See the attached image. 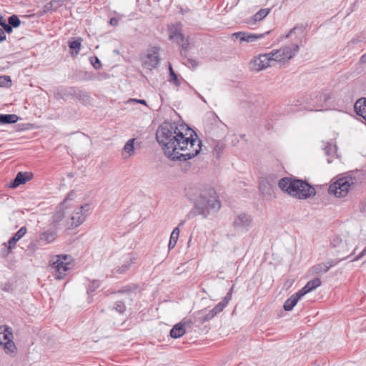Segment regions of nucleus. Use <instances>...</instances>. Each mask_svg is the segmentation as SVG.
I'll use <instances>...</instances> for the list:
<instances>
[{"instance_id": "19", "label": "nucleus", "mask_w": 366, "mask_h": 366, "mask_svg": "<svg viewBox=\"0 0 366 366\" xmlns=\"http://www.w3.org/2000/svg\"><path fill=\"white\" fill-rule=\"evenodd\" d=\"M26 227H21L8 241L9 244V251L12 250L15 246L16 242L23 237L26 233Z\"/></svg>"}, {"instance_id": "7", "label": "nucleus", "mask_w": 366, "mask_h": 366, "mask_svg": "<svg viewBox=\"0 0 366 366\" xmlns=\"http://www.w3.org/2000/svg\"><path fill=\"white\" fill-rule=\"evenodd\" d=\"M159 51V49L156 46L148 50L147 54L142 59L143 66L144 68L151 70L157 67L160 61Z\"/></svg>"}, {"instance_id": "45", "label": "nucleus", "mask_w": 366, "mask_h": 366, "mask_svg": "<svg viewBox=\"0 0 366 366\" xmlns=\"http://www.w3.org/2000/svg\"><path fill=\"white\" fill-rule=\"evenodd\" d=\"M5 81H6L7 82H11L10 77L7 76H0V86L5 85Z\"/></svg>"}, {"instance_id": "23", "label": "nucleus", "mask_w": 366, "mask_h": 366, "mask_svg": "<svg viewBox=\"0 0 366 366\" xmlns=\"http://www.w3.org/2000/svg\"><path fill=\"white\" fill-rule=\"evenodd\" d=\"M321 283L322 282L320 278H315L309 281L304 287L299 290V292L302 294V296H304L307 293L315 290L317 287L320 286Z\"/></svg>"}, {"instance_id": "56", "label": "nucleus", "mask_w": 366, "mask_h": 366, "mask_svg": "<svg viewBox=\"0 0 366 366\" xmlns=\"http://www.w3.org/2000/svg\"><path fill=\"white\" fill-rule=\"evenodd\" d=\"M357 40H355V39H352L350 42H349V44H355V43H357Z\"/></svg>"}, {"instance_id": "57", "label": "nucleus", "mask_w": 366, "mask_h": 366, "mask_svg": "<svg viewBox=\"0 0 366 366\" xmlns=\"http://www.w3.org/2000/svg\"><path fill=\"white\" fill-rule=\"evenodd\" d=\"M184 222H185V221H184V220L182 221V222L179 224V227H181V226L184 225Z\"/></svg>"}, {"instance_id": "36", "label": "nucleus", "mask_w": 366, "mask_h": 366, "mask_svg": "<svg viewBox=\"0 0 366 366\" xmlns=\"http://www.w3.org/2000/svg\"><path fill=\"white\" fill-rule=\"evenodd\" d=\"M113 310H115L118 313L122 315L126 311V306L123 300H117L112 307Z\"/></svg>"}, {"instance_id": "54", "label": "nucleus", "mask_w": 366, "mask_h": 366, "mask_svg": "<svg viewBox=\"0 0 366 366\" xmlns=\"http://www.w3.org/2000/svg\"><path fill=\"white\" fill-rule=\"evenodd\" d=\"M169 74H174L175 73L171 65H169Z\"/></svg>"}, {"instance_id": "46", "label": "nucleus", "mask_w": 366, "mask_h": 366, "mask_svg": "<svg viewBox=\"0 0 366 366\" xmlns=\"http://www.w3.org/2000/svg\"><path fill=\"white\" fill-rule=\"evenodd\" d=\"M366 255V247L363 249V250L353 259V261H357L360 259L362 257Z\"/></svg>"}, {"instance_id": "11", "label": "nucleus", "mask_w": 366, "mask_h": 366, "mask_svg": "<svg viewBox=\"0 0 366 366\" xmlns=\"http://www.w3.org/2000/svg\"><path fill=\"white\" fill-rule=\"evenodd\" d=\"M88 207V204L81 206V207L78 208L76 211L74 212L71 216L67 219V222L65 224V229H70L80 225L84 220V217L83 216V209Z\"/></svg>"}, {"instance_id": "14", "label": "nucleus", "mask_w": 366, "mask_h": 366, "mask_svg": "<svg viewBox=\"0 0 366 366\" xmlns=\"http://www.w3.org/2000/svg\"><path fill=\"white\" fill-rule=\"evenodd\" d=\"M68 198L69 197L64 199V202H62L59 207V209L52 215V224L54 227L62 225L65 228L67 219H65L66 213L63 208V204H64Z\"/></svg>"}, {"instance_id": "30", "label": "nucleus", "mask_w": 366, "mask_h": 366, "mask_svg": "<svg viewBox=\"0 0 366 366\" xmlns=\"http://www.w3.org/2000/svg\"><path fill=\"white\" fill-rule=\"evenodd\" d=\"M62 5H63L62 0L51 1L50 2L46 4L44 6V11L46 13V12H49V11H56L58 8H59Z\"/></svg>"}, {"instance_id": "59", "label": "nucleus", "mask_w": 366, "mask_h": 366, "mask_svg": "<svg viewBox=\"0 0 366 366\" xmlns=\"http://www.w3.org/2000/svg\"><path fill=\"white\" fill-rule=\"evenodd\" d=\"M327 162H328V163H330V162H331V160L328 159H327Z\"/></svg>"}, {"instance_id": "44", "label": "nucleus", "mask_w": 366, "mask_h": 366, "mask_svg": "<svg viewBox=\"0 0 366 366\" xmlns=\"http://www.w3.org/2000/svg\"><path fill=\"white\" fill-rule=\"evenodd\" d=\"M4 244L5 247L2 249L1 254L4 257H6L11 252L12 250H9V244L7 243V245L6 244Z\"/></svg>"}, {"instance_id": "5", "label": "nucleus", "mask_w": 366, "mask_h": 366, "mask_svg": "<svg viewBox=\"0 0 366 366\" xmlns=\"http://www.w3.org/2000/svg\"><path fill=\"white\" fill-rule=\"evenodd\" d=\"M354 187L355 183L352 178L346 177L340 178L331 184L329 187L328 192L330 194H334L336 197H344Z\"/></svg>"}, {"instance_id": "37", "label": "nucleus", "mask_w": 366, "mask_h": 366, "mask_svg": "<svg viewBox=\"0 0 366 366\" xmlns=\"http://www.w3.org/2000/svg\"><path fill=\"white\" fill-rule=\"evenodd\" d=\"M8 21H9V25L10 26H11V31H13V28H17L20 26L21 24V21L20 19H19V17L15 15V14H13L11 16H10L9 18H8Z\"/></svg>"}, {"instance_id": "29", "label": "nucleus", "mask_w": 366, "mask_h": 366, "mask_svg": "<svg viewBox=\"0 0 366 366\" xmlns=\"http://www.w3.org/2000/svg\"><path fill=\"white\" fill-rule=\"evenodd\" d=\"M56 237V233L52 230L44 231L39 234V239L46 243L52 242Z\"/></svg>"}, {"instance_id": "34", "label": "nucleus", "mask_w": 366, "mask_h": 366, "mask_svg": "<svg viewBox=\"0 0 366 366\" xmlns=\"http://www.w3.org/2000/svg\"><path fill=\"white\" fill-rule=\"evenodd\" d=\"M259 190L264 195H271L272 193V186L267 181L260 182Z\"/></svg>"}, {"instance_id": "27", "label": "nucleus", "mask_w": 366, "mask_h": 366, "mask_svg": "<svg viewBox=\"0 0 366 366\" xmlns=\"http://www.w3.org/2000/svg\"><path fill=\"white\" fill-rule=\"evenodd\" d=\"M270 12L269 9H262L258 12H257L251 20H249L247 23L249 24H254L257 21H261L264 17H266Z\"/></svg>"}, {"instance_id": "3", "label": "nucleus", "mask_w": 366, "mask_h": 366, "mask_svg": "<svg viewBox=\"0 0 366 366\" xmlns=\"http://www.w3.org/2000/svg\"><path fill=\"white\" fill-rule=\"evenodd\" d=\"M278 186L282 191L299 199H306L316 194L315 188L309 183L295 177H283Z\"/></svg>"}, {"instance_id": "58", "label": "nucleus", "mask_w": 366, "mask_h": 366, "mask_svg": "<svg viewBox=\"0 0 366 366\" xmlns=\"http://www.w3.org/2000/svg\"><path fill=\"white\" fill-rule=\"evenodd\" d=\"M89 61L90 64H92V56L89 58Z\"/></svg>"}, {"instance_id": "18", "label": "nucleus", "mask_w": 366, "mask_h": 366, "mask_svg": "<svg viewBox=\"0 0 366 366\" xmlns=\"http://www.w3.org/2000/svg\"><path fill=\"white\" fill-rule=\"evenodd\" d=\"M217 315L215 311L212 309L206 313L204 310H200L194 313V320L199 324H204L213 319Z\"/></svg>"}, {"instance_id": "39", "label": "nucleus", "mask_w": 366, "mask_h": 366, "mask_svg": "<svg viewBox=\"0 0 366 366\" xmlns=\"http://www.w3.org/2000/svg\"><path fill=\"white\" fill-rule=\"evenodd\" d=\"M0 26L1 29L6 33H11V26H10L9 21L6 23L2 16L0 15Z\"/></svg>"}, {"instance_id": "49", "label": "nucleus", "mask_w": 366, "mask_h": 366, "mask_svg": "<svg viewBox=\"0 0 366 366\" xmlns=\"http://www.w3.org/2000/svg\"><path fill=\"white\" fill-rule=\"evenodd\" d=\"M119 23V20L115 18V17H112L110 19V21H109V24L112 25V26H117Z\"/></svg>"}, {"instance_id": "8", "label": "nucleus", "mask_w": 366, "mask_h": 366, "mask_svg": "<svg viewBox=\"0 0 366 366\" xmlns=\"http://www.w3.org/2000/svg\"><path fill=\"white\" fill-rule=\"evenodd\" d=\"M252 217L247 213L237 214L232 222V226L237 231L247 232L252 225Z\"/></svg>"}, {"instance_id": "10", "label": "nucleus", "mask_w": 366, "mask_h": 366, "mask_svg": "<svg viewBox=\"0 0 366 366\" xmlns=\"http://www.w3.org/2000/svg\"><path fill=\"white\" fill-rule=\"evenodd\" d=\"M330 245L331 247L335 249L333 252L334 255L341 256V257H347V258L350 256L345 255L349 251L347 241H343L340 237H334L331 241Z\"/></svg>"}, {"instance_id": "32", "label": "nucleus", "mask_w": 366, "mask_h": 366, "mask_svg": "<svg viewBox=\"0 0 366 366\" xmlns=\"http://www.w3.org/2000/svg\"><path fill=\"white\" fill-rule=\"evenodd\" d=\"M179 236V227H175L173 229V231L172 232L169 244H168V247H169V250H171L172 249H173L175 247V245L177 242Z\"/></svg>"}, {"instance_id": "28", "label": "nucleus", "mask_w": 366, "mask_h": 366, "mask_svg": "<svg viewBox=\"0 0 366 366\" xmlns=\"http://www.w3.org/2000/svg\"><path fill=\"white\" fill-rule=\"evenodd\" d=\"M19 117L16 114H0V123L4 124H14L18 122Z\"/></svg>"}, {"instance_id": "26", "label": "nucleus", "mask_w": 366, "mask_h": 366, "mask_svg": "<svg viewBox=\"0 0 366 366\" xmlns=\"http://www.w3.org/2000/svg\"><path fill=\"white\" fill-rule=\"evenodd\" d=\"M186 332L184 325L182 323L176 324L170 330V335L172 338L182 337Z\"/></svg>"}, {"instance_id": "40", "label": "nucleus", "mask_w": 366, "mask_h": 366, "mask_svg": "<svg viewBox=\"0 0 366 366\" xmlns=\"http://www.w3.org/2000/svg\"><path fill=\"white\" fill-rule=\"evenodd\" d=\"M4 349L6 350L7 353H14L16 349L15 345L12 340L9 342H5Z\"/></svg>"}, {"instance_id": "13", "label": "nucleus", "mask_w": 366, "mask_h": 366, "mask_svg": "<svg viewBox=\"0 0 366 366\" xmlns=\"http://www.w3.org/2000/svg\"><path fill=\"white\" fill-rule=\"evenodd\" d=\"M253 61L254 68L257 71L265 69L269 66L274 65V62L272 60L271 54L269 53L259 54V56L255 58Z\"/></svg>"}, {"instance_id": "24", "label": "nucleus", "mask_w": 366, "mask_h": 366, "mask_svg": "<svg viewBox=\"0 0 366 366\" xmlns=\"http://www.w3.org/2000/svg\"><path fill=\"white\" fill-rule=\"evenodd\" d=\"M136 141L135 138L130 139L127 142L124 148L122 155L124 159L129 158L132 157L134 152V142Z\"/></svg>"}, {"instance_id": "31", "label": "nucleus", "mask_w": 366, "mask_h": 366, "mask_svg": "<svg viewBox=\"0 0 366 366\" xmlns=\"http://www.w3.org/2000/svg\"><path fill=\"white\" fill-rule=\"evenodd\" d=\"M69 47L70 49V54L72 56H76L81 49V39L76 40L69 41Z\"/></svg>"}, {"instance_id": "20", "label": "nucleus", "mask_w": 366, "mask_h": 366, "mask_svg": "<svg viewBox=\"0 0 366 366\" xmlns=\"http://www.w3.org/2000/svg\"><path fill=\"white\" fill-rule=\"evenodd\" d=\"M12 329L6 325L0 326V345H4L5 344V342L12 340Z\"/></svg>"}, {"instance_id": "48", "label": "nucleus", "mask_w": 366, "mask_h": 366, "mask_svg": "<svg viewBox=\"0 0 366 366\" xmlns=\"http://www.w3.org/2000/svg\"><path fill=\"white\" fill-rule=\"evenodd\" d=\"M4 40H6L5 31L1 28H0V42Z\"/></svg>"}, {"instance_id": "41", "label": "nucleus", "mask_w": 366, "mask_h": 366, "mask_svg": "<svg viewBox=\"0 0 366 366\" xmlns=\"http://www.w3.org/2000/svg\"><path fill=\"white\" fill-rule=\"evenodd\" d=\"M134 290H135V288H132V287L128 286L124 290H119L117 292L114 291V292H112V294H126L128 297H129L130 293Z\"/></svg>"}, {"instance_id": "17", "label": "nucleus", "mask_w": 366, "mask_h": 366, "mask_svg": "<svg viewBox=\"0 0 366 366\" xmlns=\"http://www.w3.org/2000/svg\"><path fill=\"white\" fill-rule=\"evenodd\" d=\"M266 34H269V31L266 32L265 34H249L245 31H239L234 33L232 36H235L236 38H239L242 41L253 42L259 39L263 38Z\"/></svg>"}, {"instance_id": "2", "label": "nucleus", "mask_w": 366, "mask_h": 366, "mask_svg": "<svg viewBox=\"0 0 366 366\" xmlns=\"http://www.w3.org/2000/svg\"><path fill=\"white\" fill-rule=\"evenodd\" d=\"M221 208V202L213 189L202 191L194 199V207L187 215V219L197 216L207 218L210 214L217 213Z\"/></svg>"}, {"instance_id": "1", "label": "nucleus", "mask_w": 366, "mask_h": 366, "mask_svg": "<svg viewBox=\"0 0 366 366\" xmlns=\"http://www.w3.org/2000/svg\"><path fill=\"white\" fill-rule=\"evenodd\" d=\"M156 139L165 155L172 161L191 159L202 149V141L185 124L163 122L157 130Z\"/></svg>"}, {"instance_id": "21", "label": "nucleus", "mask_w": 366, "mask_h": 366, "mask_svg": "<svg viewBox=\"0 0 366 366\" xmlns=\"http://www.w3.org/2000/svg\"><path fill=\"white\" fill-rule=\"evenodd\" d=\"M356 114L362 117L366 122V98L358 99L354 105Z\"/></svg>"}, {"instance_id": "15", "label": "nucleus", "mask_w": 366, "mask_h": 366, "mask_svg": "<svg viewBox=\"0 0 366 366\" xmlns=\"http://www.w3.org/2000/svg\"><path fill=\"white\" fill-rule=\"evenodd\" d=\"M33 178V174L27 172H19L16 177L11 181L9 187L11 188H16L20 184H25L26 182Z\"/></svg>"}, {"instance_id": "38", "label": "nucleus", "mask_w": 366, "mask_h": 366, "mask_svg": "<svg viewBox=\"0 0 366 366\" xmlns=\"http://www.w3.org/2000/svg\"><path fill=\"white\" fill-rule=\"evenodd\" d=\"M182 56H184V64L185 65H187V66H191L193 69H195L196 67H197L198 62L192 58L187 57L186 52L183 53V55H182Z\"/></svg>"}, {"instance_id": "42", "label": "nucleus", "mask_w": 366, "mask_h": 366, "mask_svg": "<svg viewBox=\"0 0 366 366\" xmlns=\"http://www.w3.org/2000/svg\"><path fill=\"white\" fill-rule=\"evenodd\" d=\"M169 81L175 84L176 86H179L180 84V82L177 78V75L175 73L169 74Z\"/></svg>"}, {"instance_id": "33", "label": "nucleus", "mask_w": 366, "mask_h": 366, "mask_svg": "<svg viewBox=\"0 0 366 366\" xmlns=\"http://www.w3.org/2000/svg\"><path fill=\"white\" fill-rule=\"evenodd\" d=\"M306 26L301 24L297 25L293 29H292L288 34L286 36L287 38L290 37L292 34H297L301 36H304L305 34Z\"/></svg>"}, {"instance_id": "55", "label": "nucleus", "mask_w": 366, "mask_h": 366, "mask_svg": "<svg viewBox=\"0 0 366 366\" xmlns=\"http://www.w3.org/2000/svg\"><path fill=\"white\" fill-rule=\"evenodd\" d=\"M214 115L216 117V118H217V121H218V122H219L222 126H224V124L222 123V122H221V121L219 119L218 117H217L215 114H214Z\"/></svg>"}, {"instance_id": "47", "label": "nucleus", "mask_w": 366, "mask_h": 366, "mask_svg": "<svg viewBox=\"0 0 366 366\" xmlns=\"http://www.w3.org/2000/svg\"><path fill=\"white\" fill-rule=\"evenodd\" d=\"M330 99V97L326 94H321L320 95V101L327 102Z\"/></svg>"}, {"instance_id": "35", "label": "nucleus", "mask_w": 366, "mask_h": 366, "mask_svg": "<svg viewBox=\"0 0 366 366\" xmlns=\"http://www.w3.org/2000/svg\"><path fill=\"white\" fill-rule=\"evenodd\" d=\"M324 151L326 155L335 157L337 154V147L333 143H327V144L324 148Z\"/></svg>"}, {"instance_id": "22", "label": "nucleus", "mask_w": 366, "mask_h": 366, "mask_svg": "<svg viewBox=\"0 0 366 366\" xmlns=\"http://www.w3.org/2000/svg\"><path fill=\"white\" fill-rule=\"evenodd\" d=\"M303 297L302 294L298 291L297 292L292 295L290 298H288L284 304V309L285 311H291L294 307L297 305L299 300Z\"/></svg>"}, {"instance_id": "16", "label": "nucleus", "mask_w": 366, "mask_h": 366, "mask_svg": "<svg viewBox=\"0 0 366 366\" xmlns=\"http://www.w3.org/2000/svg\"><path fill=\"white\" fill-rule=\"evenodd\" d=\"M136 258L132 254H128L123 257L122 262L114 268V272L123 274L126 272L132 264L135 263Z\"/></svg>"}, {"instance_id": "53", "label": "nucleus", "mask_w": 366, "mask_h": 366, "mask_svg": "<svg viewBox=\"0 0 366 366\" xmlns=\"http://www.w3.org/2000/svg\"><path fill=\"white\" fill-rule=\"evenodd\" d=\"M2 290L6 292H10L11 290V289L10 288V286L4 287Z\"/></svg>"}, {"instance_id": "6", "label": "nucleus", "mask_w": 366, "mask_h": 366, "mask_svg": "<svg viewBox=\"0 0 366 366\" xmlns=\"http://www.w3.org/2000/svg\"><path fill=\"white\" fill-rule=\"evenodd\" d=\"M299 51V46L297 43L285 46L280 49L274 50L269 54L274 64L275 62H282L291 59Z\"/></svg>"}, {"instance_id": "25", "label": "nucleus", "mask_w": 366, "mask_h": 366, "mask_svg": "<svg viewBox=\"0 0 366 366\" xmlns=\"http://www.w3.org/2000/svg\"><path fill=\"white\" fill-rule=\"evenodd\" d=\"M232 290L233 288L232 287L229 291L227 292V294L226 295V296L224 297V299L220 302H219L214 308L213 310L215 311V312L217 313V315H218L219 313H220L222 311H223V310L226 307V306L228 305L229 302L230 301L231 298H232Z\"/></svg>"}, {"instance_id": "50", "label": "nucleus", "mask_w": 366, "mask_h": 366, "mask_svg": "<svg viewBox=\"0 0 366 366\" xmlns=\"http://www.w3.org/2000/svg\"><path fill=\"white\" fill-rule=\"evenodd\" d=\"M131 101L137 102L139 104H144V105L147 104L146 101L144 99H132Z\"/></svg>"}, {"instance_id": "4", "label": "nucleus", "mask_w": 366, "mask_h": 366, "mask_svg": "<svg viewBox=\"0 0 366 366\" xmlns=\"http://www.w3.org/2000/svg\"><path fill=\"white\" fill-rule=\"evenodd\" d=\"M71 257L67 254H60L52 257L49 266L56 280H60L65 277L67 272L71 269Z\"/></svg>"}, {"instance_id": "43", "label": "nucleus", "mask_w": 366, "mask_h": 366, "mask_svg": "<svg viewBox=\"0 0 366 366\" xmlns=\"http://www.w3.org/2000/svg\"><path fill=\"white\" fill-rule=\"evenodd\" d=\"M93 67L95 69H99L102 66V63L97 56H93Z\"/></svg>"}, {"instance_id": "51", "label": "nucleus", "mask_w": 366, "mask_h": 366, "mask_svg": "<svg viewBox=\"0 0 366 366\" xmlns=\"http://www.w3.org/2000/svg\"><path fill=\"white\" fill-rule=\"evenodd\" d=\"M360 61L362 64H365L366 63V53L364 54L363 55H362V56L360 57Z\"/></svg>"}, {"instance_id": "9", "label": "nucleus", "mask_w": 366, "mask_h": 366, "mask_svg": "<svg viewBox=\"0 0 366 366\" xmlns=\"http://www.w3.org/2000/svg\"><path fill=\"white\" fill-rule=\"evenodd\" d=\"M169 36L171 40H173L181 46V55H183V53L187 52L189 47V42L187 40H184V37L177 26H172L169 29Z\"/></svg>"}, {"instance_id": "12", "label": "nucleus", "mask_w": 366, "mask_h": 366, "mask_svg": "<svg viewBox=\"0 0 366 366\" xmlns=\"http://www.w3.org/2000/svg\"><path fill=\"white\" fill-rule=\"evenodd\" d=\"M346 259L347 257H344L337 259H330L325 262L317 264L310 269V272L312 274L326 273L332 267L336 265L340 262Z\"/></svg>"}, {"instance_id": "52", "label": "nucleus", "mask_w": 366, "mask_h": 366, "mask_svg": "<svg viewBox=\"0 0 366 366\" xmlns=\"http://www.w3.org/2000/svg\"><path fill=\"white\" fill-rule=\"evenodd\" d=\"M92 285H93V288L98 287H99V283L97 282V281L93 280Z\"/></svg>"}]
</instances>
